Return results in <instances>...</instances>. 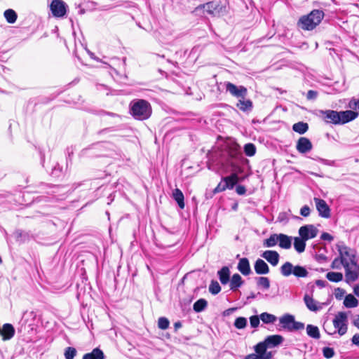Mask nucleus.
Listing matches in <instances>:
<instances>
[{
	"instance_id": "e433bc0d",
	"label": "nucleus",
	"mask_w": 359,
	"mask_h": 359,
	"mask_svg": "<svg viewBox=\"0 0 359 359\" xmlns=\"http://www.w3.org/2000/svg\"><path fill=\"white\" fill-rule=\"evenodd\" d=\"M259 318L263 323L266 324L273 323L277 319L276 316L266 312L261 313Z\"/></svg>"
},
{
	"instance_id": "aec40b11",
	"label": "nucleus",
	"mask_w": 359,
	"mask_h": 359,
	"mask_svg": "<svg viewBox=\"0 0 359 359\" xmlns=\"http://www.w3.org/2000/svg\"><path fill=\"white\" fill-rule=\"evenodd\" d=\"M237 269L243 275H249L251 273V269L248 259L245 257L240 259Z\"/></svg>"
},
{
	"instance_id": "0eeeda50",
	"label": "nucleus",
	"mask_w": 359,
	"mask_h": 359,
	"mask_svg": "<svg viewBox=\"0 0 359 359\" xmlns=\"http://www.w3.org/2000/svg\"><path fill=\"white\" fill-rule=\"evenodd\" d=\"M334 327L340 336L344 335L348 330V315L345 312H338L333 319Z\"/></svg>"
},
{
	"instance_id": "bb28decb",
	"label": "nucleus",
	"mask_w": 359,
	"mask_h": 359,
	"mask_svg": "<svg viewBox=\"0 0 359 359\" xmlns=\"http://www.w3.org/2000/svg\"><path fill=\"white\" fill-rule=\"evenodd\" d=\"M236 107L243 111H251L252 109V102L250 100L240 98Z\"/></svg>"
},
{
	"instance_id": "f257e3e1",
	"label": "nucleus",
	"mask_w": 359,
	"mask_h": 359,
	"mask_svg": "<svg viewBox=\"0 0 359 359\" xmlns=\"http://www.w3.org/2000/svg\"><path fill=\"white\" fill-rule=\"evenodd\" d=\"M130 113L132 116L138 121L148 119L152 113L150 103L142 99L133 100L130 103Z\"/></svg>"
},
{
	"instance_id": "052dcab7",
	"label": "nucleus",
	"mask_w": 359,
	"mask_h": 359,
	"mask_svg": "<svg viewBox=\"0 0 359 359\" xmlns=\"http://www.w3.org/2000/svg\"><path fill=\"white\" fill-rule=\"evenodd\" d=\"M353 292L354 294L359 297V285L355 286Z\"/></svg>"
},
{
	"instance_id": "6e6d98bb",
	"label": "nucleus",
	"mask_w": 359,
	"mask_h": 359,
	"mask_svg": "<svg viewBox=\"0 0 359 359\" xmlns=\"http://www.w3.org/2000/svg\"><path fill=\"white\" fill-rule=\"evenodd\" d=\"M320 238L323 241H332L333 240V236L328 233L324 232L321 234Z\"/></svg>"
},
{
	"instance_id": "bf43d9fd",
	"label": "nucleus",
	"mask_w": 359,
	"mask_h": 359,
	"mask_svg": "<svg viewBox=\"0 0 359 359\" xmlns=\"http://www.w3.org/2000/svg\"><path fill=\"white\" fill-rule=\"evenodd\" d=\"M353 324L355 327L359 329V315L355 317L353 321Z\"/></svg>"
},
{
	"instance_id": "9b49d317",
	"label": "nucleus",
	"mask_w": 359,
	"mask_h": 359,
	"mask_svg": "<svg viewBox=\"0 0 359 359\" xmlns=\"http://www.w3.org/2000/svg\"><path fill=\"white\" fill-rule=\"evenodd\" d=\"M224 86L226 92H229L232 96L237 98L244 99L248 94L247 88L243 86H237L229 81L225 82Z\"/></svg>"
},
{
	"instance_id": "cd10ccee",
	"label": "nucleus",
	"mask_w": 359,
	"mask_h": 359,
	"mask_svg": "<svg viewBox=\"0 0 359 359\" xmlns=\"http://www.w3.org/2000/svg\"><path fill=\"white\" fill-rule=\"evenodd\" d=\"M172 197L177 203L179 207L183 209L184 208V197L183 193L179 189H175L172 192Z\"/></svg>"
},
{
	"instance_id": "2f4dec72",
	"label": "nucleus",
	"mask_w": 359,
	"mask_h": 359,
	"mask_svg": "<svg viewBox=\"0 0 359 359\" xmlns=\"http://www.w3.org/2000/svg\"><path fill=\"white\" fill-rule=\"evenodd\" d=\"M278 243V234H271L269 238L265 239L263 243V245L265 248H272L276 245Z\"/></svg>"
},
{
	"instance_id": "e2e57ef3",
	"label": "nucleus",
	"mask_w": 359,
	"mask_h": 359,
	"mask_svg": "<svg viewBox=\"0 0 359 359\" xmlns=\"http://www.w3.org/2000/svg\"><path fill=\"white\" fill-rule=\"evenodd\" d=\"M2 263V259H1V257H0V264Z\"/></svg>"
},
{
	"instance_id": "393cba45",
	"label": "nucleus",
	"mask_w": 359,
	"mask_h": 359,
	"mask_svg": "<svg viewBox=\"0 0 359 359\" xmlns=\"http://www.w3.org/2000/svg\"><path fill=\"white\" fill-rule=\"evenodd\" d=\"M103 351L99 348H94L92 352L83 355L82 359H104Z\"/></svg>"
},
{
	"instance_id": "a18cd8bd",
	"label": "nucleus",
	"mask_w": 359,
	"mask_h": 359,
	"mask_svg": "<svg viewBox=\"0 0 359 359\" xmlns=\"http://www.w3.org/2000/svg\"><path fill=\"white\" fill-rule=\"evenodd\" d=\"M76 350L73 347H67L65 351V357L66 359H74L76 356Z\"/></svg>"
},
{
	"instance_id": "603ef678",
	"label": "nucleus",
	"mask_w": 359,
	"mask_h": 359,
	"mask_svg": "<svg viewBox=\"0 0 359 359\" xmlns=\"http://www.w3.org/2000/svg\"><path fill=\"white\" fill-rule=\"evenodd\" d=\"M301 215L308 217L310 215V208L308 205H304L300 210Z\"/></svg>"
},
{
	"instance_id": "4d7b16f0",
	"label": "nucleus",
	"mask_w": 359,
	"mask_h": 359,
	"mask_svg": "<svg viewBox=\"0 0 359 359\" xmlns=\"http://www.w3.org/2000/svg\"><path fill=\"white\" fill-rule=\"evenodd\" d=\"M351 341L353 344L359 346V334H354Z\"/></svg>"
},
{
	"instance_id": "4be33fe9",
	"label": "nucleus",
	"mask_w": 359,
	"mask_h": 359,
	"mask_svg": "<svg viewBox=\"0 0 359 359\" xmlns=\"http://www.w3.org/2000/svg\"><path fill=\"white\" fill-rule=\"evenodd\" d=\"M244 281L238 273H234L229 280L230 290L236 291L243 284Z\"/></svg>"
},
{
	"instance_id": "b1692460",
	"label": "nucleus",
	"mask_w": 359,
	"mask_h": 359,
	"mask_svg": "<svg viewBox=\"0 0 359 359\" xmlns=\"http://www.w3.org/2000/svg\"><path fill=\"white\" fill-rule=\"evenodd\" d=\"M278 244L281 248L290 249L292 245V237L283 233H279Z\"/></svg>"
},
{
	"instance_id": "ea45409f",
	"label": "nucleus",
	"mask_w": 359,
	"mask_h": 359,
	"mask_svg": "<svg viewBox=\"0 0 359 359\" xmlns=\"http://www.w3.org/2000/svg\"><path fill=\"white\" fill-rule=\"evenodd\" d=\"M244 151L248 156H252L255 154L256 147L252 143H248L244 147Z\"/></svg>"
},
{
	"instance_id": "5fc2aeb1",
	"label": "nucleus",
	"mask_w": 359,
	"mask_h": 359,
	"mask_svg": "<svg viewBox=\"0 0 359 359\" xmlns=\"http://www.w3.org/2000/svg\"><path fill=\"white\" fill-rule=\"evenodd\" d=\"M236 191L238 195H244L246 192V189L243 185H238L236 187Z\"/></svg>"
},
{
	"instance_id": "49530a36",
	"label": "nucleus",
	"mask_w": 359,
	"mask_h": 359,
	"mask_svg": "<svg viewBox=\"0 0 359 359\" xmlns=\"http://www.w3.org/2000/svg\"><path fill=\"white\" fill-rule=\"evenodd\" d=\"M341 266H343V262L340 256H339V257H337L333 260L331 267L334 269H340Z\"/></svg>"
},
{
	"instance_id": "13d9d810",
	"label": "nucleus",
	"mask_w": 359,
	"mask_h": 359,
	"mask_svg": "<svg viewBox=\"0 0 359 359\" xmlns=\"http://www.w3.org/2000/svg\"><path fill=\"white\" fill-rule=\"evenodd\" d=\"M316 284L317 286H318L320 287H325L327 283H326V281L323 280H317L316 281Z\"/></svg>"
},
{
	"instance_id": "f3484780",
	"label": "nucleus",
	"mask_w": 359,
	"mask_h": 359,
	"mask_svg": "<svg viewBox=\"0 0 359 359\" xmlns=\"http://www.w3.org/2000/svg\"><path fill=\"white\" fill-rule=\"evenodd\" d=\"M261 256L273 266L278 264L280 255L276 251L266 250L261 255Z\"/></svg>"
},
{
	"instance_id": "79ce46f5",
	"label": "nucleus",
	"mask_w": 359,
	"mask_h": 359,
	"mask_svg": "<svg viewBox=\"0 0 359 359\" xmlns=\"http://www.w3.org/2000/svg\"><path fill=\"white\" fill-rule=\"evenodd\" d=\"M257 285L264 287V289H269L270 287V281L267 277H259L257 280Z\"/></svg>"
},
{
	"instance_id": "6ab92c4d",
	"label": "nucleus",
	"mask_w": 359,
	"mask_h": 359,
	"mask_svg": "<svg viewBox=\"0 0 359 359\" xmlns=\"http://www.w3.org/2000/svg\"><path fill=\"white\" fill-rule=\"evenodd\" d=\"M254 269L256 273L259 275L267 274L269 272V267L268 264L262 259L256 260Z\"/></svg>"
},
{
	"instance_id": "864d4df0",
	"label": "nucleus",
	"mask_w": 359,
	"mask_h": 359,
	"mask_svg": "<svg viewBox=\"0 0 359 359\" xmlns=\"http://www.w3.org/2000/svg\"><path fill=\"white\" fill-rule=\"evenodd\" d=\"M317 95L318 93L316 91L310 90L307 93L306 97L308 100H314L317 97Z\"/></svg>"
},
{
	"instance_id": "c756f323",
	"label": "nucleus",
	"mask_w": 359,
	"mask_h": 359,
	"mask_svg": "<svg viewBox=\"0 0 359 359\" xmlns=\"http://www.w3.org/2000/svg\"><path fill=\"white\" fill-rule=\"evenodd\" d=\"M344 305L346 308H355L358 305V299L353 294H348L344 300Z\"/></svg>"
},
{
	"instance_id": "a19ab883",
	"label": "nucleus",
	"mask_w": 359,
	"mask_h": 359,
	"mask_svg": "<svg viewBox=\"0 0 359 359\" xmlns=\"http://www.w3.org/2000/svg\"><path fill=\"white\" fill-rule=\"evenodd\" d=\"M233 325L237 329H243L247 325V319L244 317H238L235 320Z\"/></svg>"
},
{
	"instance_id": "a878e982",
	"label": "nucleus",
	"mask_w": 359,
	"mask_h": 359,
	"mask_svg": "<svg viewBox=\"0 0 359 359\" xmlns=\"http://www.w3.org/2000/svg\"><path fill=\"white\" fill-rule=\"evenodd\" d=\"M306 240L299 236L294 238V248L298 253H302L305 250Z\"/></svg>"
},
{
	"instance_id": "f03ea898",
	"label": "nucleus",
	"mask_w": 359,
	"mask_h": 359,
	"mask_svg": "<svg viewBox=\"0 0 359 359\" xmlns=\"http://www.w3.org/2000/svg\"><path fill=\"white\" fill-rule=\"evenodd\" d=\"M324 13L320 10H313L309 14L300 18L298 26L304 30L313 29L323 20Z\"/></svg>"
},
{
	"instance_id": "423d86ee",
	"label": "nucleus",
	"mask_w": 359,
	"mask_h": 359,
	"mask_svg": "<svg viewBox=\"0 0 359 359\" xmlns=\"http://www.w3.org/2000/svg\"><path fill=\"white\" fill-rule=\"evenodd\" d=\"M339 256L343 262V266L358 262L356 252L355 250L345 245H340L337 246Z\"/></svg>"
},
{
	"instance_id": "4c0bfd02",
	"label": "nucleus",
	"mask_w": 359,
	"mask_h": 359,
	"mask_svg": "<svg viewBox=\"0 0 359 359\" xmlns=\"http://www.w3.org/2000/svg\"><path fill=\"white\" fill-rule=\"evenodd\" d=\"M4 17L8 23H14L17 20V13L12 9H8L4 12Z\"/></svg>"
},
{
	"instance_id": "7ed1b4c3",
	"label": "nucleus",
	"mask_w": 359,
	"mask_h": 359,
	"mask_svg": "<svg viewBox=\"0 0 359 359\" xmlns=\"http://www.w3.org/2000/svg\"><path fill=\"white\" fill-rule=\"evenodd\" d=\"M283 341L284 338L281 335H269L266 337L263 341L259 342L257 344V348L258 350L264 352L269 359H271L273 357L272 352L267 351V349L278 346Z\"/></svg>"
},
{
	"instance_id": "dca6fc26",
	"label": "nucleus",
	"mask_w": 359,
	"mask_h": 359,
	"mask_svg": "<svg viewBox=\"0 0 359 359\" xmlns=\"http://www.w3.org/2000/svg\"><path fill=\"white\" fill-rule=\"evenodd\" d=\"M339 116V125H343L353 121L358 116V113L353 110L338 111Z\"/></svg>"
},
{
	"instance_id": "7c9ffc66",
	"label": "nucleus",
	"mask_w": 359,
	"mask_h": 359,
	"mask_svg": "<svg viewBox=\"0 0 359 359\" xmlns=\"http://www.w3.org/2000/svg\"><path fill=\"white\" fill-rule=\"evenodd\" d=\"M254 350L255 353L247 355L243 359H269L264 352L257 349V344L254 346Z\"/></svg>"
},
{
	"instance_id": "a211bd4d",
	"label": "nucleus",
	"mask_w": 359,
	"mask_h": 359,
	"mask_svg": "<svg viewBox=\"0 0 359 359\" xmlns=\"http://www.w3.org/2000/svg\"><path fill=\"white\" fill-rule=\"evenodd\" d=\"M279 323L284 330L292 332V324L294 323V316L291 314H284L279 318Z\"/></svg>"
},
{
	"instance_id": "680f3d73",
	"label": "nucleus",
	"mask_w": 359,
	"mask_h": 359,
	"mask_svg": "<svg viewBox=\"0 0 359 359\" xmlns=\"http://www.w3.org/2000/svg\"><path fill=\"white\" fill-rule=\"evenodd\" d=\"M181 327H182V323L180 321L175 323L174 327H175V330H177Z\"/></svg>"
},
{
	"instance_id": "f704fd0d",
	"label": "nucleus",
	"mask_w": 359,
	"mask_h": 359,
	"mask_svg": "<svg viewBox=\"0 0 359 359\" xmlns=\"http://www.w3.org/2000/svg\"><path fill=\"white\" fill-rule=\"evenodd\" d=\"M326 278L331 282L338 283L343 280V274L340 272H328Z\"/></svg>"
},
{
	"instance_id": "20e7f679",
	"label": "nucleus",
	"mask_w": 359,
	"mask_h": 359,
	"mask_svg": "<svg viewBox=\"0 0 359 359\" xmlns=\"http://www.w3.org/2000/svg\"><path fill=\"white\" fill-rule=\"evenodd\" d=\"M224 7L218 4L210 1L196 7L193 13L198 16H205V13H208L215 17L219 16L224 11Z\"/></svg>"
},
{
	"instance_id": "ddd939ff",
	"label": "nucleus",
	"mask_w": 359,
	"mask_h": 359,
	"mask_svg": "<svg viewBox=\"0 0 359 359\" xmlns=\"http://www.w3.org/2000/svg\"><path fill=\"white\" fill-rule=\"evenodd\" d=\"M318 230L312 224L302 226L299 229V234L306 241L315 238Z\"/></svg>"
},
{
	"instance_id": "2eb2a0df",
	"label": "nucleus",
	"mask_w": 359,
	"mask_h": 359,
	"mask_svg": "<svg viewBox=\"0 0 359 359\" xmlns=\"http://www.w3.org/2000/svg\"><path fill=\"white\" fill-rule=\"evenodd\" d=\"M313 148L311 142L306 137H300L296 144L297 150L301 154L309 152Z\"/></svg>"
},
{
	"instance_id": "f8f14e48",
	"label": "nucleus",
	"mask_w": 359,
	"mask_h": 359,
	"mask_svg": "<svg viewBox=\"0 0 359 359\" xmlns=\"http://www.w3.org/2000/svg\"><path fill=\"white\" fill-rule=\"evenodd\" d=\"M50 10L53 16L62 18L66 14L67 5L62 0H53L50 4Z\"/></svg>"
},
{
	"instance_id": "5701e85b",
	"label": "nucleus",
	"mask_w": 359,
	"mask_h": 359,
	"mask_svg": "<svg viewBox=\"0 0 359 359\" xmlns=\"http://www.w3.org/2000/svg\"><path fill=\"white\" fill-rule=\"evenodd\" d=\"M217 274L222 285H226L229 282L230 270L229 267L223 266L219 271H218Z\"/></svg>"
},
{
	"instance_id": "58836bf2",
	"label": "nucleus",
	"mask_w": 359,
	"mask_h": 359,
	"mask_svg": "<svg viewBox=\"0 0 359 359\" xmlns=\"http://www.w3.org/2000/svg\"><path fill=\"white\" fill-rule=\"evenodd\" d=\"M221 291V287L216 280H212L209 285V292L212 294H217Z\"/></svg>"
},
{
	"instance_id": "3c124183",
	"label": "nucleus",
	"mask_w": 359,
	"mask_h": 359,
	"mask_svg": "<svg viewBox=\"0 0 359 359\" xmlns=\"http://www.w3.org/2000/svg\"><path fill=\"white\" fill-rule=\"evenodd\" d=\"M304 328V324L303 323L298 322L294 320V323H293L292 324V332L301 330H303Z\"/></svg>"
},
{
	"instance_id": "de8ad7c7",
	"label": "nucleus",
	"mask_w": 359,
	"mask_h": 359,
	"mask_svg": "<svg viewBox=\"0 0 359 359\" xmlns=\"http://www.w3.org/2000/svg\"><path fill=\"white\" fill-rule=\"evenodd\" d=\"M323 353L326 358H331L334 355V351L332 348L325 347L323 349Z\"/></svg>"
},
{
	"instance_id": "c03bdc74",
	"label": "nucleus",
	"mask_w": 359,
	"mask_h": 359,
	"mask_svg": "<svg viewBox=\"0 0 359 359\" xmlns=\"http://www.w3.org/2000/svg\"><path fill=\"white\" fill-rule=\"evenodd\" d=\"M229 154L231 158H236L241 154L238 144H233L229 148Z\"/></svg>"
},
{
	"instance_id": "c85d7f7f",
	"label": "nucleus",
	"mask_w": 359,
	"mask_h": 359,
	"mask_svg": "<svg viewBox=\"0 0 359 359\" xmlns=\"http://www.w3.org/2000/svg\"><path fill=\"white\" fill-rule=\"evenodd\" d=\"M304 300L306 307L312 311H316L319 309V307L317 306V302L315 301L308 294H306L304 297Z\"/></svg>"
},
{
	"instance_id": "473e14b6",
	"label": "nucleus",
	"mask_w": 359,
	"mask_h": 359,
	"mask_svg": "<svg viewBox=\"0 0 359 359\" xmlns=\"http://www.w3.org/2000/svg\"><path fill=\"white\" fill-rule=\"evenodd\" d=\"M306 333L310 337L316 339H318L320 337L318 327L313 325H308L306 326Z\"/></svg>"
},
{
	"instance_id": "9d476101",
	"label": "nucleus",
	"mask_w": 359,
	"mask_h": 359,
	"mask_svg": "<svg viewBox=\"0 0 359 359\" xmlns=\"http://www.w3.org/2000/svg\"><path fill=\"white\" fill-rule=\"evenodd\" d=\"M238 182V176L237 174L233 173L230 176L225 177L222 179V182L215 188V191L220 192L226 189H232L235 184Z\"/></svg>"
},
{
	"instance_id": "37998d69",
	"label": "nucleus",
	"mask_w": 359,
	"mask_h": 359,
	"mask_svg": "<svg viewBox=\"0 0 359 359\" xmlns=\"http://www.w3.org/2000/svg\"><path fill=\"white\" fill-rule=\"evenodd\" d=\"M170 322L167 318L161 317L158 320V327L161 330H166L168 328Z\"/></svg>"
},
{
	"instance_id": "39448f33",
	"label": "nucleus",
	"mask_w": 359,
	"mask_h": 359,
	"mask_svg": "<svg viewBox=\"0 0 359 359\" xmlns=\"http://www.w3.org/2000/svg\"><path fill=\"white\" fill-rule=\"evenodd\" d=\"M280 273L285 277L294 275L297 278H305L308 276L309 272L306 269L302 266H294L291 262H286L280 266Z\"/></svg>"
},
{
	"instance_id": "1a4fd4ad",
	"label": "nucleus",
	"mask_w": 359,
	"mask_h": 359,
	"mask_svg": "<svg viewBox=\"0 0 359 359\" xmlns=\"http://www.w3.org/2000/svg\"><path fill=\"white\" fill-rule=\"evenodd\" d=\"M337 111L327 109L319 110L318 116L326 123L339 125V116Z\"/></svg>"
},
{
	"instance_id": "6e6552de",
	"label": "nucleus",
	"mask_w": 359,
	"mask_h": 359,
	"mask_svg": "<svg viewBox=\"0 0 359 359\" xmlns=\"http://www.w3.org/2000/svg\"><path fill=\"white\" fill-rule=\"evenodd\" d=\"M345 270V281L348 284L355 282L359 278V264L358 262L343 266Z\"/></svg>"
},
{
	"instance_id": "4468645a",
	"label": "nucleus",
	"mask_w": 359,
	"mask_h": 359,
	"mask_svg": "<svg viewBox=\"0 0 359 359\" xmlns=\"http://www.w3.org/2000/svg\"><path fill=\"white\" fill-rule=\"evenodd\" d=\"M316 208L319 215L324 218H328L330 216V209L326 202L320 198H314Z\"/></svg>"
},
{
	"instance_id": "c9c22d12",
	"label": "nucleus",
	"mask_w": 359,
	"mask_h": 359,
	"mask_svg": "<svg viewBox=\"0 0 359 359\" xmlns=\"http://www.w3.org/2000/svg\"><path fill=\"white\" fill-rule=\"evenodd\" d=\"M207 305L208 302L205 299H200L194 304L193 309L198 313L203 311L207 307Z\"/></svg>"
},
{
	"instance_id": "8fccbe9b",
	"label": "nucleus",
	"mask_w": 359,
	"mask_h": 359,
	"mask_svg": "<svg viewBox=\"0 0 359 359\" xmlns=\"http://www.w3.org/2000/svg\"><path fill=\"white\" fill-rule=\"evenodd\" d=\"M260 318H259L257 316H252L250 318V325L255 328L257 327L260 323Z\"/></svg>"
},
{
	"instance_id": "72a5a7b5",
	"label": "nucleus",
	"mask_w": 359,
	"mask_h": 359,
	"mask_svg": "<svg viewBox=\"0 0 359 359\" xmlns=\"http://www.w3.org/2000/svg\"><path fill=\"white\" fill-rule=\"evenodd\" d=\"M292 129L294 132L299 134H304L309 129V125L304 122H298L292 126Z\"/></svg>"
},
{
	"instance_id": "09e8293b",
	"label": "nucleus",
	"mask_w": 359,
	"mask_h": 359,
	"mask_svg": "<svg viewBox=\"0 0 359 359\" xmlns=\"http://www.w3.org/2000/svg\"><path fill=\"white\" fill-rule=\"evenodd\" d=\"M348 107L351 109L353 111L357 109H359V100H356L355 98H352L348 104Z\"/></svg>"
},
{
	"instance_id": "412c9836",
	"label": "nucleus",
	"mask_w": 359,
	"mask_h": 359,
	"mask_svg": "<svg viewBox=\"0 0 359 359\" xmlns=\"http://www.w3.org/2000/svg\"><path fill=\"white\" fill-rule=\"evenodd\" d=\"M15 334V329L11 324H4L3 328L0 329V334L3 337L4 340L11 339Z\"/></svg>"
}]
</instances>
